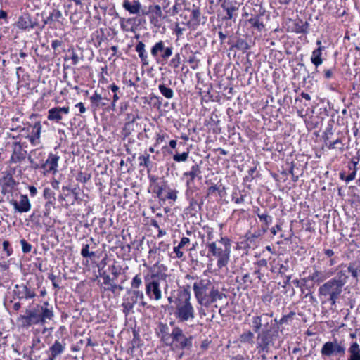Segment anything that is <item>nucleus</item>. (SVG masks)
Here are the masks:
<instances>
[{"label": "nucleus", "mask_w": 360, "mask_h": 360, "mask_svg": "<svg viewBox=\"0 0 360 360\" xmlns=\"http://www.w3.org/2000/svg\"><path fill=\"white\" fill-rule=\"evenodd\" d=\"M158 263L148 269V271L144 274V283L146 295L150 299L159 301L162 297L161 285H162L165 292L168 289L167 278L168 275L157 269Z\"/></svg>", "instance_id": "nucleus-1"}, {"label": "nucleus", "mask_w": 360, "mask_h": 360, "mask_svg": "<svg viewBox=\"0 0 360 360\" xmlns=\"http://www.w3.org/2000/svg\"><path fill=\"white\" fill-rule=\"evenodd\" d=\"M193 289L198 303L205 307H210L218 300L226 298V294L212 286L211 281L207 278L198 279L194 282Z\"/></svg>", "instance_id": "nucleus-2"}, {"label": "nucleus", "mask_w": 360, "mask_h": 360, "mask_svg": "<svg viewBox=\"0 0 360 360\" xmlns=\"http://www.w3.org/2000/svg\"><path fill=\"white\" fill-rule=\"evenodd\" d=\"M191 294L188 289L184 288L178 292L174 300V316L178 322L192 321L195 317V311L191 302Z\"/></svg>", "instance_id": "nucleus-3"}, {"label": "nucleus", "mask_w": 360, "mask_h": 360, "mask_svg": "<svg viewBox=\"0 0 360 360\" xmlns=\"http://www.w3.org/2000/svg\"><path fill=\"white\" fill-rule=\"evenodd\" d=\"M208 252L217 258V265L219 269L226 266L230 259L231 240L227 237H221L218 243L215 241L206 243Z\"/></svg>", "instance_id": "nucleus-4"}, {"label": "nucleus", "mask_w": 360, "mask_h": 360, "mask_svg": "<svg viewBox=\"0 0 360 360\" xmlns=\"http://www.w3.org/2000/svg\"><path fill=\"white\" fill-rule=\"evenodd\" d=\"M136 303L143 307L147 305L143 292L139 290H128L123 297L122 303V311L125 316L134 313V307Z\"/></svg>", "instance_id": "nucleus-5"}, {"label": "nucleus", "mask_w": 360, "mask_h": 360, "mask_svg": "<svg viewBox=\"0 0 360 360\" xmlns=\"http://www.w3.org/2000/svg\"><path fill=\"white\" fill-rule=\"evenodd\" d=\"M342 291L343 288L330 279L321 285L318 290L319 296L323 297L326 302H329L332 306L335 305Z\"/></svg>", "instance_id": "nucleus-6"}, {"label": "nucleus", "mask_w": 360, "mask_h": 360, "mask_svg": "<svg viewBox=\"0 0 360 360\" xmlns=\"http://www.w3.org/2000/svg\"><path fill=\"white\" fill-rule=\"evenodd\" d=\"M346 347L344 341L333 339L332 341L325 342L321 349L322 356L340 359L345 354Z\"/></svg>", "instance_id": "nucleus-7"}, {"label": "nucleus", "mask_w": 360, "mask_h": 360, "mask_svg": "<svg viewBox=\"0 0 360 360\" xmlns=\"http://www.w3.org/2000/svg\"><path fill=\"white\" fill-rule=\"evenodd\" d=\"M170 325L174 326V328L171 332L172 338L169 346L174 345L175 347L181 349L191 348L193 336L187 337L180 327L175 326L174 322L171 321Z\"/></svg>", "instance_id": "nucleus-8"}, {"label": "nucleus", "mask_w": 360, "mask_h": 360, "mask_svg": "<svg viewBox=\"0 0 360 360\" xmlns=\"http://www.w3.org/2000/svg\"><path fill=\"white\" fill-rule=\"evenodd\" d=\"M273 312L254 316L252 319L253 330L255 333L262 330H271L273 328Z\"/></svg>", "instance_id": "nucleus-9"}, {"label": "nucleus", "mask_w": 360, "mask_h": 360, "mask_svg": "<svg viewBox=\"0 0 360 360\" xmlns=\"http://www.w3.org/2000/svg\"><path fill=\"white\" fill-rule=\"evenodd\" d=\"M256 348L261 352H269L271 346L274 345V335L269 330H262L257 332Z\"/></svg>", "instance_id": "nucleus-10"}, {"label": "nucleus", "mask_w": 360, "mask_h": 360, "mask_svg": "<svg viewBox=\"0 0 360 360\" xmlns=\"http://www.w3.org/2000/svg\"><path fill=\"white\" fill-rule=\"evenodd\" d=\"M173 47L165 46V41L160 40L156 42L151 48L150 53L155 58H160L162 61H167L172 55Z\"/></svg>", "instance_id": "nucleus-11"}, {"label": "nucleus", "mask_w": 360, "mask_h": 360, "mask_svg": "<svg viewBox=\"0 0 360 360\" xmlns=\"http://www.w3.org/2000/svg\"><path fill=\"white\" fill-rule=\"evenodd\" d=\"M38 313L35 310H26L25 315H20L17 321L22 328H29L34 324H40Z\"/></svg>", "instance_id": "nucleus-12"}, {"label": "nucleus", "mask_w": 360, "mask_h": 360, "mask_svg": "<svg viewBox=\"0 0 360 360\" xmlns=\"http://www.w3.org/2000/svg\"><path fill=\"white\" fill-rule=\"evenodd\" d=\"M27 145L24 142L15 141L13 143V150L11 157V162L12 163H20L22 162L27 156V152L25 150Z\"/></svg>", "instance_id": "nucleus-13"}, {"label": "nucleus", "mask_w": 360, "mask_h": 360, "mask_svg": "<svg viewBox=\"0 0 360 360\" xmlns=\"http://www.w3.org/2000/svg\"><path fill=\"white\" fill-rule=\"evenodd\" d=\"M349 143V140H346L345 136L338 137L334 139L333 136H326L325 146L328 149H334L335 150L342 152L347 145Z\"/></svg>", "instance_id": "nucleus-14"}, {"label": "nucleus", "mask_w": 360, "mask_h": 360, "mask_svg": "<svg viewBox=\"0 0 360 360\" xmlns=\"http://www.w3.org/2000/svg\"><path fill=\"white\" fill-rule=\"evenodd\" d=\"M142 15H150V22L155 27H160L162 12L159 5H150L147 11H142Z\"/></svg>", "instance_id": "nucleus-15"}, {"label": "nucleus", "mask_w": 360, "mask_h": 360, "mask_svg": "<svg viewBox=\"0 0 360 360\" xmlns=\"http://www.w3.org/2000/svg\"><path fill=\"white\" fill-rule=\"evenodd\" d=\"M10 204L13 207L15 212L24 213L31 210V203L27 195L21 194L20 200H11Z\"/></svg>", "instance_id": "nucleus-16"}, {"label": "nucleus", "mask_w": 360, "mask_h": 360, "mask_svg": "<svg viewBox=\"0 0 360 360\" xmlns=\"http://www.w3.org/2000/svg\"><path fill=\"white\" fill-rule=\"evenodd\" d=\"M60 157L53 153H50L45 162H43L44 173L55 174L58 172V161Z\"/></svg>", "instance_id": "nucleus-17"}, {"label": "nucleus", "mask_w": 360, "mask_h": 360, "mask_svg": "<svg viewBox=\"0 0 360 360\" xmlns=\"http://www.w3.org/2000/svg\"><path fill=\"white\" fill-rule=\"evenodd\" d=\"M69 107H55L48 111V119L51 121L60 122L63 115L69 113Z\"/></svg>", "instance_id": "nucleus-18"}, {"label": "nucleus", "mask_w": 360, "mask_h": 360, "mask_svg": "<svg viewBox=\"0 0 360 360\" xmlns=\"http://www.w3.org/2000/svg\"><path fill=\"white\" fill-rule=\"evenodd\" d=\"M41 313L38 314L40 324L43 325L46 323L47 320L53 319L54 312L53 307L47 302H44L41 306Z\"/></svg>", "instance_id": "nucleus-19"}, {"label": "nucleus", "mask_w": 360, "mask_h": 360, "mask_svg": "<svg viewBox=\"0 0 360 360\" xmlns=\"http://www.w3.org/2000/svg\"><path fill=\"white\" fill-rule=\"evenodd\" d=\"M156 333L165 345H170L172 335L169 326L166 323L160 322L156 329Z\"/></svg>", "instance_id": "nucleus-20"}, {"label": "nucleus", "mask_w": 360, "mask_h": 360, "mask_svg": "<svg viewBox=\"0 0 360 360\" xmlns=\"http://www.w3.org/2000/svg\"><path fill=\"white\" fill-rule=\"evenodd\" d=\"M122 7L132 15H140L142 13L141 4L139 0H124Z\"/></svg>", "instance_id": "nucleus-21"}, {"label": "nucleus", "mask_w": 360, "mask_h": 360, "mask_svg": "<svg viewBox=\"0 0 360 360\" xmlns=\"http://www.w3.org/2000/svg\"><path fill=\"white\" fill-rule=\"evenodd\" d=\"M221 7L226 11V16L223 20H231L236 15V12L238 10V4L229 0H224Z\"/></svg>", "instance_id": "nucleus-22"}, {"label": "nucleus", "mask_w": 360, "mask_h": 360, "mask_svg": "<svg viewBox=\"0 0 360 360\" xmlns=\"http://www.w3.org/2000/svg\"><path fill=\"white\" fill-rule=\"evenodd\" d=\"M91 103V107L94 111L98 110L102 107H105L108 104L109 99L107 96L103 97L101 94H98L97 91L90 97Z\"/></svg>", "instance_id": "nucleus-23"}, {"label": "nucleus", "mask_w": 360, "mask_h": 360, "mask_svg": "<svg viewBox=\"0 0 360 360\" xmlns=\"http://www.w3.org/2000/svg\"><path fill=\"white\" fill-rule=\"evenodd\" d=\"M331 276V273H326L321 270L314 269V271L309 275L307 280L315 283H320Z\"/></svg>", "instance_id": "nucleus-24"}, {"label": "nucleus", "mask_w": 360, "mask_h": 360, "mask_svg": "<svg viewBox=\"0 0 360 360\" xmlns=\"http://www.w3.org/2000/svg\"><path fill=\"white\" fill-rule=\"evenodd\" d=\"M142 64L145 66L149 65L148 56L145 49V44L142 41H139L135 47Z\"/></svg>", "instance_id": "nucleus-25"}, {"label": "nucleus", "mask_w": 360, "mask_h": 360, "mask_svg": "<svg viewBox=\"0 0 360 360\" xmlns=\"http://www.w3.org/2000/svg\"><path fill=\"white\" fill-rule=\"evenodd\" d=\"M347 352V360H360V345L356 342L350 344Z\"/></svg>", "instance_id": "nucleus-26"}, {"label": "nucleus", "mask_w": 360, "mask_h": 360, "mask_svg": "<svg viewBox=\"0 0 360 360\" xmlns=\"http://www.w3.org/2000/svg\"><path fill=\"white\" fill-rule=\"evenodd\" d=\"M347 271L350 274L352 278L358 281L360 277V259L349 262L347 264Z\"/></svg>", "instance_id": "nucleus-27"}, {"label": "nucleus", "mask_w": 360, "mask_h": 360, "mask_svg": "<svg viewBox=\"0 0 360 360\" xmlns=\"http://www.w3.org/2000/svg\"><path fill=\"white\" fill-rule=\"evenodd\" d=\"M15 185L16 182L11 175L6 176L3 179L2 193L4 194L11 193Z\"/></svg>", "instance_id": "nucleus-28"}, {"label": "nucleus", "mask_w": 360, "mask_h": 360, "mask_svg": "<svg viewBox=\"0 0 360 360\" xmlns=\"http://www.w3.org/2000/svg\"><path fill=\"white\" fill-rule=\"evenodd\" d=\"M16 25L19 29L26 30L33 28L34 25L32 22L31 18L28 14H24L19 17Z\"/></svg>", "instance_id": "nucleus-29"}, {"label": "nucleus", "mask_w": 360, "mask_h": 360, "mask_svg": "<svg viewBox=\"0 0 360 360\" xmlns=\"http://www.w3.org/2000/svg\"><path fill=\"white\" fill-rule=\"evenodd\" d=\"M192 194L193 191L191 190H186L185 195L186 199L189 202V209L191 211L197 212L201 210V204L198 203V200H195L193 197H192Z\"/></svg>", "instance_id": "nucleus-30"}, {"label": "nucleus", "mask_w": 360, "mask_h": 360, "mask_svg": "<svg viewBox=\"0 0 360 360\" xmlns=\"http://www.w3.org/2000/svg\"><path fill=\"white\" fill-rule=\"evenodd\" d=\"M347 273V270H340L337 272L336 276L330 280L343 288L349 278Z\"/></svg>", "instance_id": "nucleus-31"}, {"label": "nucleus", "mask_w": 360, "mask_h": 360, "mask_svg": "<svg viewBox=\"0 0 360 360\" xmlns=\"http://www.w3.org/2000/svg\"><path fill=\"white\" fill-rule=\"evenodd\" d=\"M65 349V343H62L59 340H56L51 347L49 348L51 355L56 358L58 355L61 354Z\"/></svg>", "instance_id": "nucleus-32"}, {"label": "nucleus", "mask_w": 360, "mask_h": 360, "mask_svg": "<svg viewBox=\"0 0 360 360\" xmlns=\"http://www.w3.org/2000/svg\"><path fill=\"white\" fill-rule=\"evenodd\" d=\"M200 15L201 13L200 8L198 7H195V5H193V8L191 11V20L187 22V26L191 28L192 22H193L194 25H198L200 22Z\"/></svg>", "instance_id": "nucleus-33"}, {"label": "nucleus", "mask_w": 360, "mask_h": 360, "mask_svg": "<svg viewBox=\"0 0 360 360\" xmlns=\"http://www.w3.org/2000/svg\"><path fill=\"white\" fill-rule=\"evenodd\" d=\"M323 49V46H319L316 49L314 50L312 52L311 61L316 67L319 66L323 63L321 55Z\"/></svg>", "instance_id": "nucleus-34"}, {"label": "nucleus", "mask_w": 360, "mask_h": 360, "mask_svg": "<svg viewBox=\"0 0 360 360\" xmlns=\"http://www.w3.org/2000/svg\"><path fill=\"white\" fill-rule=\"evenodd\" d=\"M44 198L47 200L46 207L53 205L55 203L56 198L54 192L49 188H45L43 192Z\"/></svg>", "instance_id": "nucleus-35"}, {"label": "nucleus", "mask_w": 360, "mask_h": 360, "mask_svg": "<svg viewBox=\"0 0 360 360\" xmlns=\"http://www.w3.org/2000/svg\"><path fill=\"white\" fill-rule=\"evenodd\" d=\"M158 89L161 94L167 99H172L174 97V92L170 87L165 84L158 85Z\"/></svg>", "instance_id": "nucleus-36"}, {"label": "nucleus", "mask_w": 360, "mask_h": 360, "mask_svg": "<svg viewBox=\"0 0 360 360\" xmlns=\"http://www.w3.org/2000/svg\"><path fill=\"white\" fill-rule=\"evenodd\" d=\"M254 333L250 330H248L240 335L239 340L243 344L252 345L254 343Z\"/></svg>", "instance_id": "nucleus-37"}, {"label": "nucleus", "mask_w": 360, "mask_h": 360, "mask_svg": "<svg viewBox=\"0 0 360 360\" xmlns=\"http://www.w3.org/2000/svg\"><path fill=\"white\" fill-rule=\"evenodd\" d=\"M201 174L200 166L198 164H195L191 167L189 172H186L184 174V176H189L191 180H194Z\"/></svg>", "instance_id": "nucleus-38"}, {"label": "nucleus", "mask_w": 360, "mask_h": 360, "mask_svg": "<svg viewBox=\"0 0 360 360\" xmlns=\"http://www.w3.org/2000/svg\"><path fill=\"white\" fill-rule=\"evenodd\" d=\"M248 22L252 25V26L259 31H261L264 27V23L260 21V18L258 15H255L252 17L248 20Z\"/></svg>", "instance_id": "nucleus-39"}, {"label": "nucleus", "mask_w": 360, "mask_h": 360, "mask_svg": "<svg viewBox=\"0 0 360 360\" xmlns=\"http://www.w3.org/2000/svg\"><path fill=\"white\" fill-rule=\"evenodd\" d=\"M233 47H236L238 50L242 51L243 52L246 51L250 49V46L248 44V42L243 39H238L235 44L231 45V49Z\"/></svg>", "instance_id": "nucleus-40"}, {"label": "nucleus", "mask_w": 360, "mask_h": 360, "mask_svg": "<svg viewBox=\"0 0 360 360\" xmlns=\"http://www.w3.org/2000/svg\"><path fill=\"white\" fill-rule=\"evenodd\" d=\"M309 23L300 20L295 25V32L297 33L306 34L308 32Z\"/></svg>", "instance_id": "nucleus-41"}, {"label": "nucleus", "mask_w": 360, "mask_h": 360, "mask_svg": "<svg viewBox=\"0 0 360 360\" xmlns=\"http://www.w3.org/2000/svg\"><path fill=\"white\" fill-rule=\"evenodd\" d=\"M358 162H359V158L357 159V160H355L354 158L352 159L353 171H352L351 173L348 176H347L346 178L345 179V181L347 183H349L355 179L356 174V171H357L356 166H357Z\"/></svg>", "instance_id": "nucleus-42"}, {"label": "nucleus", "mask_w": 360, "mask_h": 360, "mask_svg": "<svg viewBox=\"0 0 360 360\" xmlns=\"http://www.w3.org/2000/svg\"><path fill=\"white\" fill-rule=\"evenodd\" d=\"M62 17V13L59 10H53L45 21L47 23L49 21H58Z\"/></svg>", "instance_id": "nucleus-43"}, {"label": "nucleus", "mask_w": 360, "mask_h": 360, "mask_svg": "<svg viewBox=\"0 0 360 360\" xmlns=\"http://www.w3.org/2000/svg\"><path fill=\"white\" fill-rule=\"evenodd\" d=\"M142 284V280L139 274H136L131 282V290H139V287Z\"/></svg>", "instance_id": "nucleus-44"}, {"label": "nucleus", "mask_w": 360, "mask_h": 360, "mask_svg": "<svg viewBox=\"0 0 360 360\" xmlns=\"http://www.w3.org/2000/svg\"><path fill=\"white\" fill-rule=\"evenodd\" d=\"M181 64V57L179 53H176L174 56L169 61V65L174 68H178Z\"/></svg>", "instance_id": "nucleus-45"}, {"label": "nucleus", "mask_w": 360, "mask_h": 360, "mask_svg": "<svg viewBox=\"0 0 360 360\" xmlns=\"http://www.w3.org/2000/svg\"><path fill=\"white\" fill-rule=\"evenodd\" d=\"M139 161L140 166H143L145 167L149 168L151 165L149 155L139 156Z\"/></svg>", "instance_id": "nucleus-46"}, {"label": "nucleus", "mask_w": 360, "mask_h": 360, "mask_svg": "<svg viewBox=\"0 0 360 360\" xmlns=\"http://www.w3.org/2000/svg\"><path fill=\"white\" fill-rule=\"evenodd\" d=\"M150 103L154 108L160 109L162 105V102L160 101V98L155 95L150 96Z\"/></svg>", "instance_id": "nucleus-47"}, {"label": "nucleus", "mask_w": 360, "mask_h": 360, "mask_svg": "<svg viewBox=\"0 0 360 360\" xmlns=\"http://www.w3.org/2000/svg\"><path fill=\"white\" fill-rule=\"evenodd\" d=\"M134 18H128L127 20L125 19H122L121 20V22H120V27L122 28V30L124 31H126V32H129V31H133V30L131 28H129V26H128V24H131L133 21H134Z\"/></svg>", "instance_id": "nucleus-48"}, {"label": "nucleus", "mask_w": 360, "mask_h": 360, "mask_svg": "<svg viewBox=\"0 0 360 360\" xmlns=\"http://www.w3.org/2000/svg\"><path fill=\"white\" fill-rule=\"evenodd\" d=\"M295 311H290L288 314L283 315L281 319H280L278 321V325H283L284 323H288L290 320H291L295 316Z\"/></svg>", "instance_id": "nucleus-49"}, {"label": "nucleus", "mask_w": 360, "mask_h": 360, "mask_svg": "<svg viewBox=\"0 0 360 360\" xmlns=\"http://www.w3.org/2000/svg\"><path fill=\"white\" fill-rule=\"evenodd\" d=\"M258 217L261 221H263L266 226L272 223V217L268 215L266 213L258 214Z\"/></svg>", "instance_id": "nucleus-50"}, {"label": "nucleus", "mask_w": 360, "mask_h": 360, "mask_svg": "<svg viewBox=\"0 0 360 360\" xmlns=\"http://www.w3.org/2000/svg\"><path fill=\"white\" fill-rule=\"evenodd\" d=\"M109 270L112 275L113 276V278L116 279L118 276L120 274L121 271V266L115 264H112L109 266Z\"/></svg>", "instance_id": "nucleus-51"}, {"label": "nucleus", "mask_w": 360, "mask_h": 360, "mask_svg": "<svg viewBox=\"0 0 360 360\" xmlns=\"http://www.w3.org/2000/svg\"><path fill=\"white\" fill-rule=\"evenodd\" d=\"M188 157V152H184L182 153H176L174 155L173 159L176 162H184Z\"/></svg>", "instance_id": "nucleus-52"}, {"label": "nucleus", "mask_w": 360, "mask_h": 360, "mask_svg": "<svg viewBox=\"0 0 360 360\" xmlns=\"http://www.w3.org/2000/svg\"><path fill=\"white\" fill-rule=\"evenodd\" d=\"M177 194H178V191L176 190H173V189L169 188L166 197L162 199L163 200L169 199V200H172L175 201L177 199Z\"/></svg>", "instance_id": "nucleus-53"}, {"label": "nucleus", "mask_w": 360, "mask_h": 360, "mask_svg": "<svg viewBox=\"0 0 360 360\" xmlns=\"http://www.w3.org/2000/svg\"><path fill=\"white\" fill-rule=\"evenodd\" d=\"M20 244L22 246V250L24 253H28L32 250V245L27 243L25 239H22L20 240Z\"/></svg>", "instance_id": "nucleus-54"}, {"label": "nucleus", "mask_w": 360, "mask_h": 360, "mask_svg": "<svg viewBox=\"0 0 360 360\" xmlns=\"http://www.w3.org/2000/svg\"><path fill=\"white\" fill-rule=\"evenodd\" d=\"M90 179L91 174L82 172H80L77 177V180L82 183H86Z\"/></svg>", "instance_id": "nucleus-55"}, {"label": "nucleus", "mask_w": 360, "mask_h": 360, "mask_svg": "<svg viewBox=\"0 0 360 360\" xmlns=\"http://www.w3.org/2000/svg\"><path fill=\"white\" fill-rule=\"evenodd\" d=\"M23 290H24V297L26 299H31L35 297V293L33 290H31L29 288H27L26 285L23 286Z\"/></svg>", "instance_id": "nucleus-56"}, {"label": "nucleus", "mask_w": 360, "mask_h": 360, "mask_svg": "<svg viewBox=\"0 0 360 360\" xmlns=\"http://www.w3.org/2000/svg\"><path fill=\"white\" fill-rule=\"evenodd\" d=\"M41 125L39 122H36L34 126L32 127V135H39L41 133Z\"/></svg>", "instance_id": "nucleus-57"}, {"label": "nucleus", "mask_w": 360, "mask_h": 360, "mask_svg": "<svg viewBox=\"0 0 360 360\" xmlns=\"http://www.w3.org/2000/svg\"><path fill=\"white\" fill-rule=\"evenodd\" d=\"M103 279V283L105 285H111V283L112 282H114V281L115 280L114 278H110V276L108 275V274H106L105 273H103L102 275H101Z\"/></svg>", "instance_id": "nucleus-58"}, {"label": "nucleus", "mask_w": 360, "mask_h": 360, "mask_svg": "<svg viewBox=\"0 0 360 360\" xmlns=\"http://www.w3.org/2000/svg\"><path fill=\"white\" fill-rule=\"evenodd\" d=\"M48 278L52 282V285L54 288H59V284L57 281V276L53 274L48 275Z\"/></svg>", "instance_id": "nucleus-59"}, {"label": "nucleus", "mask_w": 360, "mask_h": 360, "mask_svg": "<svg viewBox=\"0 0 360 360\" xmlns=\"http://www.w3.org/2000/svg\"><path fill=\"white\" fill-rule=\"evenodd\" d=\"M236 193H233V195H232V200L234 202H236L237 204H240V203L244 202V201H245V199H244L245 196L243 195H240V196H239V197L236 196Z\"/></svg>", "instance_id": "nucleus-60"}, {"label": "nucleus", "mask_w": 360, "mask_h": 360, "mask_svg": "<svg viewBox=\"0 0 360 360\" xmlns=\"http://www.w3.org/2000/svg\"><path fill=\"white\" fill-rule=\"evenodd\" d=\"M163 190H164V188H163L162 186H160V185L157 184L155 186L154 192L156 193L157 196L159 198H162V195Z\"/></svg>", "instance_id": "nucleus-61"}, {"label": "nucleus", "mask_w": 360, "mask_h": 360, "mask_svg": "<svg viewBox=\"0 0 360 360\" xmlns=\"http://www.w3.org/2000/svg\"><path fill=\"white\" fill-rule=\"evenodd\" d=\"M63 44V41L61 40L56 39L53 40L51 42V47L56 51L60 46Z\"/></svg>", "instance_id": "nucleus-62"}, {"label": "nucleus", "mask_w": 360, "mask_h": 360, "mask_svg": "<svg viewBox=\"0 0 360 360\" xmlns=\"http://www.w3.org/2000/svg\"><path fill=\"white\" fill-rule=\"evenodd\" d=\"M184 28L179 27V24L178 22L176 23L174 33L178 37H180L183 34Z\"/></svg>", "instance_id": "nucleus-63"}, {"label": "nucleus", "mask_w": 360, "mask_h": 360, "mask_svg": "<svg viewBox=\"0 0 360 360\" xmlns=\"http://www.w3.org/2000/svg\"><path fill=\"white\" fill-rule=\"evenodd\" d=\"M90 245L89 244H84L81 250V255L84 257L86 255H88L89 252Z\"/></svg>", "instance_id": "nucleus-64"}]
</instances>
